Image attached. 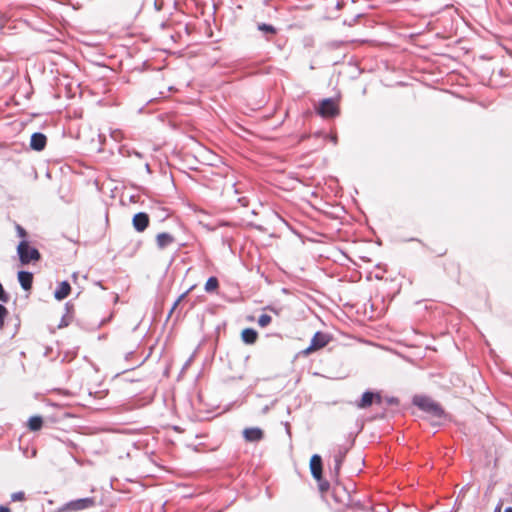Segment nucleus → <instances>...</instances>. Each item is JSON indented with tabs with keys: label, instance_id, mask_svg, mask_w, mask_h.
<instances>
[{
	"label": "nucleus",
	"instance_id": "f257e3e1",
	"mask_svg": "<svg viewBox=\"0 0 512 512\" xmlns=\"http://www.w3.org/2000/svg\"><path fill=\"white\" fill-rule=\"evenodd\" d=\"M17 253L20 262L23 265H27L32 261H38L41 257L39 251L36 248L29 246L26 240H22L17 246Z\"/></svg>",
	"mask_w": 512,
	"mask_h": 512
},
{
	"label": "nucleus",
	"instance_id": "f03ea898",
	"mask_svg": "<svg viewBox=\"0 0 512 512\" xmlns=\"http://www.w3.org/2000/svg\"><path fill=\"white\" fill-rule=\"evenodd\" d=\"M95 506V498L86 497L65 503L58 509V512H77L89 509Z\"/></svg>",
	"mask_w": 512,
	"mask_h": 512
},
{
	"label": "nucleus",
	"instance_id": "7ed1b4c3",
	"mask_svg": "<svg viewBox=\"0 0 512 512\" xmlns=\"http://www.w3.org/2000/svg\"><path fill=\"white\" fill-rule=\"evenodd\" d=\"M414 404L420 409L440 417L443 414L442 408L428 397L416 396L413 400Z\"/></svg>",
	"mask_w": 512,
	"mask_h": 512
},
{
	"label": "nucleus",
	"instance_id": "20e7f679",
	"mask_svg": "<svg viewBox=\"0 0 512 512\" xmlns=\"http://www.w3.org/2000/svg\"><path fill=\"white\" fill-rule=\"evenodd\" d=\"M331 337L323 332H316L311 339L310 345L302 351V354L307 356L317 350L324 348L330 341Z\"/></svg>",
	"mask_w": 512,
	"mask_h": 512
},
{
	"label": "nucleus",
	"instance_id": "39448f33",
	"mask_svg": "<svg viewBox=\"0 0 512 512\" xmlns=\"http://www.w3.org/2000/svg\"><path fill=\"white\" fill-rule=\"evenodd\" d=\"M317 112L324 118H332L339 114V109L335 100L326 98L320 102Z\"/></svg>",
	"mask_w": 512,
	"mask_h": 512
},
{
	"label": "nucleus",
	"instance_id": "423d86ee",
	"mask_svg": "<svg viewBox=\"0 0 512 512\" xmlns=\"http://www.w3.org/2000/svg\"><path fill=\"white\" fill-rule=\"evenodd\" d=\"M333 497L336 502L341 503L345 506H349L352 503L350 491L341 484H336L334 486Z\"/></svg>",
	"mask_w": 512,
	"mask_h": 512
},
{
	"label": "nucleus",
	"instance_id": "0eeeda50",
	"mask_svg": "<svg viewBox=\"0 0 512 512\" xmlns=\"http://www.w3.org/2000/svg\"><path fill=\"white\" fill-rule=\"evenodd\" d=\"M132 224L137 232H143L149 225V216L144 212H139L134 215Z\"/></svg>",
	"mask_w": 512,
	"mask_h": 512
},
{
	"label": "nucleus",
	"instance_id": "6e6552de",
	"mask_svg": "<svg viewBox=\"0 0 512 512\" xmlns=\"http://www.w3.org/2000/svg\"><path fill=\"white\" fill-rule=\"evenodd\" d=\"M310 470L312 476L316 480H320L322 477V458L318 454H314L310 460Z\"/></svg>",
	"mask_w": 512,
	"mask_h": 512
},
{
	"label": "nucleus",
	"instance_id": "1a4fd4ad",
	"mask_svg": "<svg viewBox=\"0 0 512 512\" xmlns=\"http://www.w3.org/2000/svg\"><path fill=\"white\" fill-rule=\"evenodd\" d=\"M243 437L248 442H258L263 439L264 433L258 427H251L244 429Z\"/></svg>",
	"mask_w": 512,
	"mask_h": 512
},
{
	"label": "nucleus",
	"instance_id": "9d476101",
	"mask_svg": "<svg viewBox=\"0 0 512 512\" xmlns=\"http://www.w3.org/2000/svg\"><path fill=\"white\" fill-rule=\"evenodd\" d=\"M376 400L378 403L381 402V396L379 394H374L373 392L366 391L360 401L357 403V407L360 409H364L369 407L373 401Z\"/></svg>",
	"mask_w": 512,
	"mask_h": 512
},
{
	"label": "nucleus",
	"instance_id": "9b49d317",
	"mask_svg": "<svg viewBox=\"0 0 512 512\" xmlns=\"http://www.w3.org/2000/svg\"><path fill=\"white\" fill-rule=\"evenodd\" d=\"M46 136L42 133H33L31 136L30 146L36 151H41L46 145Z\"/></svg>",
	"mask_w": 512,
	"mask_h": 512
},
{
	"label": "nucleus",
	"instance_id": "f8f14e48",
	"mask_svg": "<svg viewBox=\"0 0 512 512\" xmlns=\"http://www.w3.org/2000/svg\"><path fill=\"white\" fill-rule=\"evenodd\" d=\"M18 281L24 290H30L33 283V274L28 271H19Z\"/></svg>",
	"mask_w": 512,
	"mask_h": 512
},
{
	"label": "nucleus",
	"instance_id": "ddd939ff",
	"mask_svg": "<svg viewBox=\"0 0 512 512\" xmlns=\"http://www.w3.org/2000/svg\"><path fill=\"white\" fill-rule=\"evenodd\" d=\"M174 241H175V238L171 234L166 233V232L159 233L156 236V244L159 249L166 248L167 246L174 243Z\"/></svg>",
	"mask_w": 512,
	"mask_h": 512
},
{
	"label": "nucleus",
	"instance_id": "4468645a",
	"mask_svg": "<svg viewBox=\"0 0 512 512\" xmlns=\"http://www.w3.org/2000/svg\"><path fill=\"white\" fill-rule=\"evenodd\" d=\"M71 291L70 284L67 281H63L60 283L58 288L54 292V297L57 300H63L65 299Z\"/></svg>",
	"mask_w": 512,
	"mask_h": 512
},
{
	"label": "nucleus",
	"instance_id": "2eb2a0df",
	"mask_svg": "<svg viewBox=\"0 0 512 512\" xmlns=\"http://www.w3.org/2000/svg\"><path fill=\"white\" fill-rule=\"evenodd\" d=\"M242 340L247 344H253L257 340V332L252 328H246L242 331Z\"/></svg>",
	"mask_w": 512,
	"mask_h": 512
},
{
	"label": "nucleus",
	"instance_id": "dca6fc26",
	"mask_svg": "<svg viewBox=\"0 0 512 512\" xmlns=\"http://www.w3.org/2000/svg\"><path fill=\"white\" fill-rule=\"evenodd\" d=\"M43 425V419L40 416H33L28 421V427L31 431H38Z\"/></svg>",
	"mask_w": 512,
	"mask_h": 512
},
{
	"label": "nucleus",
	"instance_id": "f3484780",
	"mask_svg": "<svg viewBox=\"0 0 512 512\" xmlns=\"http://www.w3.org/2000/svg\"><path fill=\"white\" fill-rule=\"evenodd\" d=\"M345 453L346 452H339L337 455H335L334 457V468H333V471H334V474L335 476H337L339 474V471H340V468H341V465H342V462H343V459L345 457Z\"/></svg>",
	"mask_w": 512,
	"mask_h": 512
},
{
	"label": "nucleus",
	"instance_id": "a211bd4d",
	"mask_svg": "<svg viewBox=\"0 0 512 512\" xmlns=\"http://www.w3.org/2000/svg\"><path fill=\"white\" fill-rule=\"evenodd\" d=\"M219 282L216 277H210L205 283V291L210 293L218 288Z\"/></svg>",
	"mask_w": 512,
	"mask_h": 512
},
{
	"label": "nucleus",
	"instance_id": "6ab92c4d",
	"mask_svg": "<svg viewBox=\"0 0 512 512\" xmlns=\"http://www.w3.org/2000/svg\"><path fill=\"white\" fill-rule=\"evenodd\" d=\"M258 30H260L261 32H263L265 34L273 35L276 33L275 27L270 24H266V23L258 24Z\"/></svg>",
	"mask_w": 512,
	"mask_h": 512
},
{
	"label": "nucleus",
	"instance_id": "aec40b11",
	"mask_svg": "<svg viewBox=\"0 0 512 512\" xmlns=\"http://www.w3.org/2000/svg\"><path fill=\"white\" fill-rule=\"evenodd\" d=\"M272 321V318L271 316H269L268 314H262L260 315L259 319H258V324L260 327L264 328L266 326H268Z\"/></svg>",
	"mask_w": 512,
	"mask_h": 512
},
{
	"label": "nucleus",
	"instance_id": "412c9836",
	"mask_svg": "<svg viewBox=\"0 0 512 512\" xmlns=\"http://www.w3.org/2000/svg\"><path fill=\"white\" fill-rule=\"evenodd\" d=\"M8 315V310L5 306H3L2 304H0V329H3L4 327V321H5V318L7 317Z\"/></svg>",
	"mask_w": 512,
	"mask_h": 512
},
{
	"label": "nucleus",
	"instance_id": "4be33fe9",
	"mask_svg": "<svg viewBox=\"0 0 512 512\" xmlns=\"http://www.w3.org/2000/svg\"><path fill=\"white\" fill-rule=\"evenodd\" d=\"M25 499V494L22 491L15 492L11 495V500L16 501H23Z\"/></svg>",
	"mask_w": 512,
	"mask_h": 512
},
{
	"label": "nucleus",
	"instance_id": "5701e85b",
	"mask_svg": "<svg viewBox=\"0 0 512 512\" xmlns=\"http://www.w3.org/2000/svg\"><path fill=\"white\" fill-rule=\"evenodd\" d=\"M16 231H17L18 236L23 238V240H25V238L27 237V232L21 225H19V224L16 225Z\"/></svg>",
	"mask_w": 512,
	"mask_h": 512
},
{
	"label": "nucleus",
	"instance_id": "b1692460",
	"mask_svg": "<svg viewBox=\"0 0 512 512\" xmlns=\"http://www.w3.org/2000/svg\"><path fill=\"white\" fill-rule=\"evenodd\" d=\"M9 299L7 293L5 292L2 284L0 283V301L7 302Z\"/></svg>",
	"mask_w": 512,
	"mask_h": 512
},
{
	"label": "nucleus",
	"instance_id": "393cba45",
	"mask_svg": "<svg viewBox=\"0 0 512 512\" xmlns=\"http://www.w3.org/2000/svg\"><path fill=\"white\" fill-rule=\"evenodd\" d=\"M187 293H188V292H185V293L181 294V295L178 297V299L175 301V303H174V305H173V307H172V309H171L170 313H172V312H173V310L176 308V306H177V305H178V304H179V303H180V302H181V301L186 297Z\"/></svg>",
	"mask_w": 512,
	"mask_h": 512
},
{
	"label": "nucleus",
	"instance_id": "a878e982",
	"mask_svg": "<svg viewBox=\"0 0 512 512\" xmlns=\"http://www.w3.org/2000/svg\"><path fill=\"white\" fill-rule=\"evenodd\" d=\"M0 512H11L10 509L6 506H0Z\"/></svg>",
	"mask_w": 512,
	"mask_h": 512
},
{
	"label": "nucleus",
	"instance_id": "bb28decb",
	"mask_svg": "<svg viewBox=\"0 0 512 512\" xmlns=\"http://www.w3.org/2000/svg\"><path fill=\"white\" fill-rule=\"evenodd\" d=\"M330 139H331V141H332L334 144H336V143H337V136H336V135H332V136L330 137Z\"/></svg>",
	"mask_w": 512,
	"mask_h": 512
},
{
	"label": "nucleus",
	"instance_id": "cd10ccee",
	"mask_svg": "<svg viewBox=\"0 0 512 512\" xmlns=\"http://www.w3.org/2000/svg\"><path fill=\"white\" fill-rule=\"evenodd\" d=\"M501 507H502V504H498L497 507L495 508V511L494 512H501Z\"/></svg>",
	"mask_w": 512,
	"mask_h": 512
},
{
	"label": "nucleus",
	"instance_id": "c85d7f7f",
	"mask_svg": "<svg viewBox=\"0 0 512 512\" xmlns=\"http://www.w3.org/2000/svg\"><path fill=\"white\" fill-rule=\"evenodd\" d=\"M504 512H512V507H507Z\"/></svg>",
	"mask_w": 512,
	"mask_h": 512
}]
</instances>
